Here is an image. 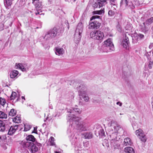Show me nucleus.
<instances>
[{"label":"nucleus","mask_w":153,"mask_h":153,"mask_svg":"<svg viewBox=\"0 0 153 153\" xmlns=\"http://www.w3.org/2000/svg\"><path fill=\"white\" fill-rule=\"evenodd\" d=\"M67 118L69 120H73L74 122L73 124L71 126H69L70 128L68 129L67 130V133L69 136H71L72 135L71 133V130L70 129L73 125L75 124L76 125V128L81 131H85L87 130L89 127V126L88 123L82 121L79 122V118L78 117H76L74 115L69 114L68 115Z\"/></svg>","instance_id":"nucleus-1"},{"label":"nucleus","mask_w":153,"mask_h":153,"mask_svg":"<svg viewBox=\"0 0 153 153\" xmlns=\"http://www.w3.org/2000/svg\"><path fill=\"white\" fill-rule=\"evenodd\" d=\"M78 90L79 91L80 99H83L85 102L88 101L89 98L87 94L86 87L84 85L81 84L78 87Z\"/></svg>","instance_id":"nucleus-2"},{"label":"nucleus","mask_w":153,"mask_h":153,"mask_svg":"<svg viewBox=\"0 0 153 153\" xmlns=\"http://www.w3.org/2000/svg\"><path fill=\"white\" fill-rule=\"evenodd\" d=\"M83 25L82 23H79L77 27L74 36V40L76 43L79 42L81 37Z\"/></svg>","instance_id":"nucleus-3"},{"label":"nucleus","mask_w":153,"mask_h":153,"mask_svg":"<svg viewBox=\"0 0 153 153\" xmlns=\"http://www.w3.org/2000/svg\"><path fill=\"white\" fill-rule=\"evenodd\" d=\"M22 144L24 147L27 148L32 153H35L39 150L38 147L36 146L33 143L24 141L22 142Z\"/></svg>","instance_id":"nucleus-4"},{"label":"nucleus","mask_w":153,"mask_h":153,"mask_svg":"<svg viewBox=\"0 0 153 153\" xmlns=\"http://www.w3.org/2000/svg\"><path fill=\"white\" fill-rule=\"evenodd\" d=\"M90 36L93 39L101 41H102L104 38L103 33L100 30L93 31L91 33Z\"/></svg>","instance_id":"nucleus-5"},{"label":"nucleus","mask_w":153,"mask_h":153,"mask_svg":"<svg viewBox=\"0 0 153 153\" xmlns=\"http://www.w3.org/2000/svg\"><path fill=\"white\" fill-rule=\"evenodd\" d=\"M57 33V29L55 28H53L48 31L45 34L44 39L46 40H49L54 37Z\"/></svg>","instance_id":"nucleus-6"},{"label":"nucleus","mask_w":153,"mask_h":153,"mask_svg":"<svg viewBox=\"0 0 153 153\" xmlns=\"http://www.w3.org/2000/svg\"><path fill=\"white\" fill-rule=\"evenodd\" d=\"M136 134L143 142H144L146 141V135L141 129L137 130L136 131Z\"/></svg>","instance_id":"nucleus-7"},{"label":"nucleus","mask_w":153,"mask_h":153,"mask_svg":"<svg viewBox=\"0 0 153 153\" xmlns=\"http://www.w3.org/2000/svg\"><path fill=\"white\" fill-rule=\"evenodd\" d=\"M33 4L35 6V8L37 10V12L35 13L36 15L40 14V11L42 8V4L40 2L39 0H33Z\"/></svg>","instance_id":"nucleus-8"},{"label":"nucleus","mask_w":153,"mask_h":153,"mask_svg":"<svg viewBox=\"0 0 153 153\" xmlns=\"http://www.w3.org/2000/svg\"><path fill=\"white\" fill-rule=\"evenodd\" d=\"M101 24L99 22L95 20L90 22L89 24V28L91 29H97L100 27Z\"/></svg>","instance_id":"nucleus-9"},{"label":"nucleus","mask_w":153,"mask_h":153,"mask_svg":"<svg viewBox=\"0 0 153 153\" xmlns=\"http://www.w3.org/2000/svg\"><path fill=\"white\" fill-rule=\"evenodd\" d=\"M128 0H121L120 2L121 5H124L125 6L130 7L131 9H134L135 7L131 1Z\"/></svg>","instance_id":"nucleus-10"},{"label":"nucleus","mask_w":153,"mask_h":153,"mask_svg":"<svg viewBox=\"0 0 153 153\" xmlns=\"http://www.w3.org/2000/svg\"><path fill=\"white\" fill-rule=\"evenodd\" d=\"M106 46H107L110 50H113L114 49V45L113 44L111 39H108L103 42Z\"/></svg>","instance_id":"nucleus-11"},{"label":"nucleus","mask_w":153,"mask_h":153,"mask_svg":"<svg viewBox=\"0 0 153 153\" xmlns=\"http://www.w3.org/2000/svg\"><path fill=\"white\" fill-rule=\"evenodd\" d=\"M107 3L106 0H98L94 4L93 7H94L100 8L105 5Z\"/></svg>","instance_id":"nucleus-12"},{"label":"nucleus","mask_w":153,"mask_h":153,"mask_svg":"<svg viewBox=\"0 0 153 153\" xmlns=\"http://www.w3.org/2000/svg\"><path fill=\"white\" fill-rule=\"evenodd\" d=\"M111 145L114 149H117L120 146V144L117 139H112L111 140Z\"/></svg>","instance_id":"nucleus-13"},{"label":"nucleus","mask_w":153,"mask_h":153,"mask_svg":"<svg viewBox=\"0 0 153 153\" xmlns=\"http://www.w3.org/2000/svg\"><path fill=\"white\" fill-rule=\"evenodd\" d=\"M19 125H15L14 126H11L10 127L8 132V134L9 135H12L18 129V127Z\"/></svg>","instance_id":"nucleus-14"},{"label":"nucleus","mask_w":153,"mask_h":153,"mask_svg":"<svg viewBox=\"0 0 153 153\" xmlns=\"http://www.w3.org/2000/svg\"><path fill=\"white\" fill-rule=\"evenodd\" d=\"M111 126L113 127L114 130L117 131H118L120 129L122 131H123V129L121 128L120 126L117 122L114 121H111Z\"/></svg>","instance_id":"nucleus-15"},{"label":"nucleus","mask_w":153,"mask_h":153,"mask_svg":"<svg viewBox=\"0 0 153 153\" xmlns=\"http://www.w3.org/2000/svg\"><path fill=\"white\" fill-rule=\"evenodd\" d=\"M56 54L58 55H62L65 53V51L62 48L56 47L54 48Z\"/></svg>","instance_id":"nucleus-16"},{"label":"nucleus","mask_w":153,"mask_h":153,"mask_svg":"<svg viewBox=\"0 0 153 153\" xmlns=\"http://www.w3.org/2000/svg\"><path fill=\"white\" fill-rule=\"evenodd\" d=\"M102 45L98 47L99 49L102 52H105L109 51L110 50L108 47L106 46L104 44L102 43Z\"/></svg>","instance_id":"nucleus-17"},{"label":"nucleus","mask_w":153,"mask_h":153,"mask_svg":"<svg viewBox=\"0 0 153 153\" xmlns=\"http://www.w3.org/2000/svg\"><path fill=\"white\" fill-rule=\"evenodd\" d=\"M147 25H146V23L144 22L142 24L140 25V29L142 31L145 32H146L148 30Z\"/></svg>","instance_id":"nucleus-18"},{"label":"nucleus","mask_w":153,"mask_h":153,"mask_svg":"<svg viewBox=\"0 0 153 153\" xmlns=\"http://www.w3.org/2000/svg\"><path fill=\"white\" fill-rule=\"evenodd\" d=\"M124 151L126 153H135L134 149L130 147L125 148L124 149Z\"/></svg>","instance_id":"nucleus-19"},{"label":"nucleus","mask_w":153,"mask_h":153,"mask_svg":"<svg viewBox=\"0 0 153 153\" xmlns=\"http://www.w3.org/2000/svg\"><path fill=\"white\" fill-rule=\"evenodd\" d=\"M131 143V139L128 137H127L124 139L123 142V145L124 146L129 145Z\"/></svg>","instance_id":"nucleus-20"},{"label":"nucleus","mask_w":153,"mask_h":153,"mask_svg":"<svg viewBox=\"0 0 153 153\" xmlns=\"http://www.w3.org/2000/svg\"><path fill=\"white\" fill-rule=\"evenodd\" d=\"M19 72L17 71L14 70L10 72V76L11 78H15L18 74Z\"/></svg>","instance_id":"nucleus-21"},{"label":"nucleus","mask_w":153,"mask_h":153,"mask_svg":"<svg viewBox=\"0 0 153 153\" xmlns=\"http://www.w3.org/2000/svg\"><path fill=\"white\" fill-rule=\"evenodd\" d=\"M132 37V42L134 44L137 42L139 40V37H138L137 34L136 33H134Z\"/></svg>","instance_id":"nucleus-22"},{"label":"nucleus","mask_w":153,"mask_h":153,"mask_svg":"<svg viewBox=\"0 0 153 153\" xmlns=\"http://www.w3.org/2000/svg\"><path fill=\"white\" fill-rule=\"evenodd\" d=\"M16 68H19L23 71L26 70V68L21 63L16 64Z\"/></svg>","instance_id":"nucleus-23"},{"label":"nucleus","mask_w":153,"mask_h":153,"mask_svg":"<svg viewBox=\"0 0 153 153\" xmlns=\"http://www.w3.org/2000/svg\"><path fill=\"white\" fill-rule=\"evenodd\" d=\"M5 129V125L4 123L0 120V131L3 132Z\"/></svg>","instance_id":"nucleus-24"},{"label":"nucleus","mask_w":153,"mask_h":153,"mask_svg":"<svg viewBox=\"0 0 153 153\" xmlns=\"http://www.w3.org/2000/svg\"><path fill=\"white\" fill-rule=\"evenodd\" d=\"M7 115L4 112L0 111V119H6L7 118Z\"/></svg>","instance_id":"nucleus-25"},{"label":"nucleus","mask_w":153,"mask_h":153,"mask_svg":"<svg viewBox=\"0 0 153 153\" xmlns=\"http://www.w3.org/2000/svg\"><path fill=\"white\" fill-rule=\"evenodd\" d=\"M26 140L27 141L29 140L32 142H34L35 141L36 139L33 135H30L26 137Z\"/></svg>","instance_id":"nucleus-26"},{"label":"nucleus","mask_w":153,"mask_h":153,"mask_svg":"<svg viewBox=\"0 0 153 153\" xmlns=\"http://www.w3.org/2000/svg\"><path fill=\"white\" fill-rule=\"evenodd\" d=\"M13 1V0H5L4 4L6 8H9V7L12 4Z\"/></svg>","instance_id":"nucleus-27"},{"label":"nucleus","mask_w":153,"mask_h":153,"mask_svg":"<svg viewBox=\"0 0 153 153\" xmlns=\"http://www.w3.org/2000/svg\"><path fill=\"white\" fill-rule=\"evenodd\" d=\"M85 139H90L92 137V134L91 133H86L83 134Z\"/></svg>","instance_id":"nucleus-28"},{"label":"nucleus","mask_w":153,"mask_h":153,"mask_svg":"<svg viewBox=\"0 0 153 153\" xmlns=\"http://www.w3.org/2000/svg\"><path fill=\"white\" fill-rule=\"evenodd\" d=\"M13 122L17 123H20L21 122V120L20 117L18 116H16L13 119Z\"/></svg>","instance_id":"nucleus-29"},{"label":"nucleus","mask_w":153,"mask_h":153,"mask_svg":"<svg viewBox=\"0 0 153 153\" xmlns=\"http://www.w3.org/2000/svg\"><path fill=\"white\" fill-rule=\"evenodd\" d=\"M147 58L149 61L148 67L149 69H151L152 68V66L153 65V60L150 59V56H148Z\"/></svg>","instance_id":"nucleus-30"},{"label":"nucleus","mask_w":153,"mask_h":153,"mask_svg":"<svg viewBox=\"0 0 153 153\" xmlns=\"http://www.w3.org/2000/svg\"><path fill=\"white\" fill-rule=\"evenodd\" d=\"M153 22V17L147 19L144 22L146 25L148 26Z\"/></svg>","instance_id":"nucleus-31"},{"label":"nucleus","mask_w":153,"mask_h":153,"mask_svg":"<svg viewBox=\"0 0 153 153\" xmlns=\"http://www.w3.org/2000/svg\"><path fill=\"white\" fill-rule=\"evenodd\" d=\"M16 111L14 109H11L9 113V116L12 117L14 116H15L16 114Z\"/></svg>","instance_id":"nucleus-32"},{"label":"nucleus","mask_w":153,"mask_h":153,"mask_svg":"<svg viewBox=\"0 0 153 153\" xmlns=\"http://www.w3.org/2000/svg\"><path fill=\"white\" fill-rule=\"evenodd\" d=\"M110 137L111 138V140L112 139H117V132H114V133H112L110 135Z\"/></svg>","instance_id":"nucleus-33"},{"label":"nucleus","mask_w":153,"mask_h":153,"mask_svg":"<svg viewBox=\"0 0 153 153\" xmlns=\"http://www.w3.org/2000/svg\"><path fill=\"white\" fill-rule=\"evenodd\" d=\"M17 93L15 92H13L10 96L11 100H14L17 97Z\"/></svg>","instance_id":"nucleus-34"},{"label":"nucleus","mask_w":153,"mask_h":153,"mask_svg":"<svg viewBox=\"0 0 153 153\" xmlns=\"http://www.w3.org/2000/svg\"><path fill=\"white\" fill-rule=\"evenodd\" d=\"M103 10H99L95 11L93 12L94 14H97L100 15L104 13Z\"/></svg>","instance_id":"nucleus-35"},{"label":"nucleus","mask_w":153,"mask_h":153,"mask_svg":"<svg viewBox=\"0 0 153 153\" xmlns=\"http://www.w3.org/2000/svg\"><path fill=\"white\" fill-rule=\"evenodd\" d=\"M115 14V12L112 10H109L108 13V16L111 17L113 16Z\"/></svg>","instance_id":"nucleus-36"},{"label":"nucleus","mask_w":153,"mask_h":153,"mask_svg":"<svg viewBox=\"0 0 153 153\" xmlns=\"http://www.w3.org/2000/svg\"><path fill=\"white\" fill-rule=\"evenodd\" d=\"M5 103L6 101L5 99L0 97V104H1V105L4 106Z\"/></svg>","instance_id":"nucleus-37"},{"label":"nucleus","mask_w":153,"mask_h":153,"mask_svg":"<svg viewBox=\"0 0 153 153\" xmlns=\"http://www.w3.org/2000/svg\"><path fill=\"white\" fill-rule=\"evenodd\" d=\"M25 128L24 130L25 131H27L29 130L31 127V126L30 125L26 124L24 125Z\"/></svg>","instance_id":"nucleus-38"},{"label":"nucleus","mask_w":153,"mask_h":153,"mask_svg":"<svg viewBox=\"0 0 153 153\" xmlns=\"http://www.w3.org/2000/svg\"><path fill=\"white\" fill-rule=\"evenodd\" d=\"M129 42H126L125 41H123L122 45L124 48H126L128 46Z\"/></svg>","instance_id":"nucleus-39"},{"label":"nucleus","mask_w":153,"mask_h":153,"mask_svg":"<svg viewBox=\"0 0 153 153\" xmlns=\"http://www.w3.org/2000/svg\"><path fill=\"white\" fill-rule=\"evenodd\" d=\"M101 19V17L99 16L95 15L93 16L90 19V20L92 21L96 19Z\"/></svg>","instance_id":"nucleus-40"},{"label":"nucleus","mask_w":153,"mask_h":153,"mask_svg":"<svg viewBox=\"0 0 153 153\" xmlns=\"http://www.w3.org/2000/svg\"><path fill=\"white\" fill-rule=\"evenodd\" d=\"M51 140L50 143H51V145L54 146L55 145V143L54 142V139L53 137H51L50 138Z\"/></svg>","instance_id":"nucleus-41"},{"label":"nucleus","mask_w":153,"mask_h":153,"mask_svg":"<svg viewBox=\"0 0 153 153\" xmlns=\"http://www.w3.org/2000/svg\"><path fill=\"white\" fill-rule=\"evenodd\" d=\"M73 109L75 112L79 114H80L82 112V111L80 109L78 108H74Z\"/></svg>","instance_id":"nucleus-42"},{"label":"nucleus","mask_w":153,"mask_h":153,"mask_svg":"<svg viewBox=\"0 0 153 153\" xmlns=\"http://www.w3.org/2000/svg\"><path fill=\"white\" fill-rule=\"evenodd\" d=\"M99 135L101 136H103L105 134V132L103 129H101L99 132Z\"/></svg>","instance_id":"nucleus-43"},{"label":"nucleus","mask_w":153,"mask_h":153,"mask_svg":"<svg viewBox=\"0 0 153 153\" xmlns=\"http://www.w3.org/2000/svg\"><path fill=\"white\" fill-rule=\"evenodd\" d=\"M138 37H139V40L143 38L144 37V35L142 34H137Z\"/></svg>","instance_id":"nucleus-44"},{"label":"nucleus","mask_w":153,"mask_h":153,"mask_svg":"<svg viewBox=\"0 0 153 153\" xmlns=\"http://www.w3.org/2000/svg\"><path fill=\"white\" fill-rule=\"evenodd\" d=\"M34 145H35V146H38L39 147V148L42 146V145L41 143H39L37 142H35Z\"/></svg>","instance_id":"nucleus-45"},{"label":"nucleus","mask_w":153,"mask_h":153,"mask_svg":"<svg viewBox=\"0 0 153 153\" xmlns=\"http://www.w3.org/2000/svg\"><path fill=\"white\" fill-rule=\"evenodd\" d=\"M123 41H125L126 42H129L128 40V37H126V36H125V38L123 40Z\"/></svg>","instance_id":"nucleus-46"},{"label":"nucleus","mask_w":153,"mask_h":153,"mask_svg":"<svg viewBox=\"0 0 153 153\" xmlns=\"http://www.w3.org/2000/svg\"><path fill=\"white\" fill-rule=\"evenodd\" d=\"M123 41H125L126 42H129L128 40V37H126V36H125V38L123 40Z\"/></svg>","instance_id":"nucleus-47"},{"label":"nucleus","mask_w":153,"mask_h":153,"mask_svg":"<svg viewBox=\"0 0 153 153\" xmlns=\"http://www.w3.org/2000/svg\"><path fill=\"white\" fill-rule=\"evenodd\" d=\"M116 104L117 105H119L120 106H121L122 105V103L120 102H117Z\"/></svg>","instance_id":"nucleus-48"},{"label":"nucleus","mask_w":153,"mask_h":153,"mask_svg":"<svg viewBox=\"0 0 153 153\" xmlns=\"http://www.w3.org/2000/svg\"><path fill=\"white\" fill-rule=\"evenodd\" d=\"M35 133L37 134V128H35V127L34 128V132Z\"/></svg>","instance_id":"nucleus-49"},{"label":"nucleus","mask_w":153,"mask_h":153,"mask_svg":"<svg viewBox=\"0 0 153 153\" xmlns=\"http://www.w3.org/2000/svg\"><path fill=\"white\" fill-rule=\"evenodd\" d=\"M67 111L69 113H72L71 110L70 109L67 108Z\"/></svg>","instance_id":"nucleus-50"},{"label":"nucleus","mask_w":153,"mask_h":153,"mask_svg":"<svg viewBox=\"0 0 153 153\" xmlns=\"http://www.w3.org/2000/svg\"><path fill=\"white\" fill-rule=\"evenodd\" d=\"M4 137L3 136H0V142H1L4 139Z\"/></svg>","instance_id":"nucleus-51"},{"label":"nucleus","mask_w":153,"mask_h":153,"mask_svg":"<svg viewBox=\"0 0 153 153\" xmlns=\"http://www.w3.org/2000/svg\"><path fill=\"white\" fill-rule=\"evenodd\" d=\"M76 0H72L71 3H73V2H74L76 1Z\"/></svg>","instance_id":"nucleus-52"},{"label":"nucleus","mask_w":153,"mask_h":153,"mask_svg":"<svg viewBox=\"0 0 153 153\" xmlns=\"http://www.w3.org/2000/svg\"><path fill=\"white\" fill-rule=\"evenodd\" d=\"M153 46V44L152 43V44H151L149 46V48H151V46Z\"/></svg>","instance_id":"nucleus-53"},{"label":"nucleus","mask_w":153,"mask_h":153,"mask_svg":"<svg viewBox=\"0 0 153 153\" xmlns=\"http://www.w3.org/2000/svg\"><path fill=\"white\" fill-rule=\"evenodd\" d=\"M22 99H24V100H25V98L24 97H23V96H22Z\"/></svg>","instance_id":"nucleus-54"},{"label":"nucleus","mask_w":153,"mask_h":153,"mask_svg":"<svg viewBox=\"0 0 153 153\" xmlns=\"http://www.w3.org/2000/svg\"><path fill=\"white\" fill-rule=\"evenodd\" d=\"M111 2H113L116 0H110Z\"/></svg>","instance_id":"nucleus-55"},{"label":"nucleus","mask_w":153,"mask_h":153,"mask_svg":"<svg viewBox=\"0 0 153 153\" xmlns=\"http://www.w3.org/2000/svg\"><path fill=\"white\" fill-rule=\"evenodd\" d=\"M79 153H86V152H79Z\"/></svg>","instance_id":"nucleus-56"},{"label":"nucleus","mask_w":153,"mask_h":153,"mask_svg":"<svg viewBox=\"0 0 153 153\" xmlns=\"http://www.w3.org/2000/svg\"><path fill=\"white\" fill-rule=\"evenodd\" d=\"M55 153H60L59 152H57V151H55Z\"/></svg>","instance_id":"nucleus-57"},{"label":"nucleus","mask_w":153,"mask_h":153,"mask_svg":"<svg viewBox=\"0 0 153 153\" xmlns=\"http://www.w3.org/2000/svg\"><path fill=\"white\" fill-rule=\"evenodd\" d=\"M45 125V124H43V125Z\"/></svg>","instance_id":"nucleus-58"},{"label":"nucleus","mask_w":153,"mask_h":153,"mask_svg":"<svg viewBox=\"0 0 153 153\" xmlns=\"http://www.w3.org/2000/svg\"><path fill=\"white\" fill-rule=\"evenodd\" d=\"M120 115H122V114H121V113H120Z\"/></svg>","instance_id":"nucleus-59"},{"label":"nucleus","mask_w":153,"mask_h":153,"mask_svg":"<svg viewBox=\"0 0 153 153\" xmlns=\"http://www.w3.org/2000/svg\"><path fill=\"white\" fill-rule=\"evenodd\" d=\"M136 1H137V0H136Z\"/></svg>","instance_id":"nucleus-60"},{"label":"nucleus","mask_w":153,"mask_h":153,"mask_svg":"<svg viewBox=\"0 0 153 153\" xmlns=\"http://www.w3.org/2000/svg\"><path fill=\"white\" fill-rule=\"evenodd\" d=\"M0 105H1V104H0Z\"/></svg>","instance_id":"nucleus-61"}]
</instances>
